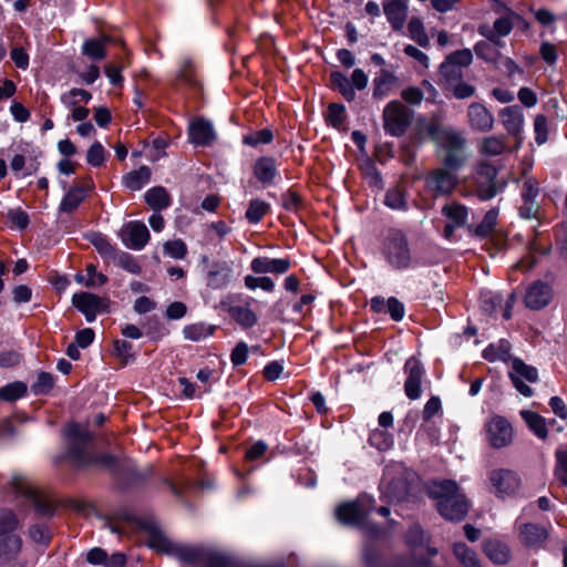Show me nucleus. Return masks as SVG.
I'll return each mask as SVG.
<instances>
[{"instance_id": "nucleus-6", "label": "nucleus", "mask_w": 567, "mask_h": 567, "mask_svg": "<svg viewBox=\"0 0 567 567\" xmlns=\"http://www.w3.org/2000/svg\"><path fill=\"white\" fill-rule=\"evenodd\" d=\"M489 491L497 498L515 497L520 489V477L509 468H495L488 473Z\"/></svg>"}, {"instance_id": "nucleus-54", "label": "nucleus", "mask_w": 567, "mask_h": 567, "mask_svg": "<svg viewBox=\"0 0 567 567\" xmlns=\"http://www.w3.org/2000/svg\"><path fill=\"white\" fill-rule=\"evenodd\" d=\"M274 138L272 132L268 128H262L260 131H256L249 133L244 136L243 142L249 146H257L260 144H269Z\"/></svg>"}, {"instance_id": "nucleus-62", "label": "nucleus", "mask_w": 567, "mask_h": 567, "mask_svg": "<svg viewBox=\"0 0 567 567\" xmlns=\"http://www.w3.org/2000/svg\"><path fill=\"white\" fill-rule=\"evenodd\" d=\"M385 312H389L390 317L394 321H401L404 318L405 308L404 305L399 299H396L395 297H390L386 300Z\"/></svg>"}, {"instance_id": "nucleus-46", "label": "nucleus", "mask_w": 567, "mask_h": 567, "mask_svg": "<svg viewBox=\"0 0 567 567\" xmlns=\"http://www.w3.org/2000/svg\"><path fill=\"white\" fill-rule=\"evenodd\" d=\"M506 148L503 137L488 136L482 141L481 152L487 156L501 155Z\"/></svg>"}, {"instance_id": "nucleus-4", "label": "nucleus", "mask_w": 567, "mask_h": 567, "mask_svg": "<svg viewBox=\"0 0 567 567\" xmlns=\"http://www.w3.org/2000/svg\"><path fill=\"white\" fill-rule=\"evenodd\" d=\"M382 254L386 264L394 270H406L413 266L408 237L399 229L388 230L382 244Z\"/></svg>"}, {"instance_id": "nucleus-24", "label": "nucleus", "mask_w": 567, "mask_h": 567, "mask_svg": "<svg viewBox=\"0 0 567 567\" xmlns=\"http://www.w3.org/2000/svg\"><path fill=\"white\" fill-rule=\"evenodd\" d=\"M467 116L473 128L481 132H488L493 128L494 117L492 113L480 103H472L468 106Z\"/></svg>"}, {"instance_id": "nucleus-19", "label": "nucleus", "mask_w": 567, "mask_h": 567, "mask_svg": "<svg viewBox=\"0 0 567 567\" xmlns=\"http://www.w3.org/2000/svg\"><path fill=\"white\" fill-rule=\"evenodd\" d=\"M93 187L94 184L91 178H85L82 185L71 187L62 198L59 209L63 213L74 212Z\"/></svg>"}, {"instance_id": "nucleus-40", "label": "nucleus", "mask_w": 567, "mask_h": 567, "mask_svg": "<svg viewBox=\"0 0 567 567\" xmlns=\"http://www.w3.org/2000/svg\"><path fill=\"white\" fill-rule=\"evenodd\" d=\"M408 31L413 41L420 47L426 48L430 44V39L424 30L423 22L420 18H412L408 23Z\"/></svg>"}, {"instance_id": "nucleus-21", "label": "nucleus", "mask_w": 567, "mask_h": 567, "mask_svg": "<svg viewBox=\"0 0 567 567\" xmlns=\"http://www.w3.org/2000/svg\"><path fill=\"white\" fill-rule=\"evenodd\" d=\"M442 213L449 220L444 227V236L451 238L456 228L465 225L467 220V208L461 204L453 203L445 205Z\"/></svg>"}, {"instance_id": "nucleus-63", "label": "nucleus", "mask_w": 567, "mask_h": 567, "mask_svg": "<svg viewBox=\"0 0 567 567\" xmlns=\"http://www.w3.org/2000/svg\"><path fill=\"white\" fill-rule=\"evenodd\" d=\"M556 460L555 475L561 484L567 485V451L557 452Z\"/></svg>"}, {"instance_id": "nucleus-13", "label": "nucleus", "mask_w": 567, "mask_h": 567, "mask_svg": "<svg viewBox=\"0 0 567 567\" xmlns=\"http://www.w3.org/2000/svg\"><path fill=\"white\" fill-rule=\"evenodd\" d=\"M496 175L495 166L489 164L480 166L476 175V194L480 199L488 200L501 190L502 187L495 181Z\"/></svg>"}, {"instance_id": "nucleus-48", "label": "nucleus", "mask_w": 567, "mask_h": 567, "mask_svg": "<svg viewBox=\"0 0 567 567\" xmlns=\"http://www.w3.org/2000/svg\"><path fill=\"white\" fill-rule=\"evenodd\" d=\"M497 217H498V210L497 209H491L488 210L483 220L481 221V224L476 227L475 229V234L478 236V237H487L488 235L492 234V231L494 230L495 226H496V221H497Z\"/></svg>"}, {"instance_id": "nucleus-26", "label": "nucleus", "mask_w": 567, "mask_h": 567, "mask_svg": "<svg viewBox=\"0 0 567 567\" xmlns=\"http://www.w3.org/2000/svg\"><path fill=\"white\" fill-rule=\"evenodd\" d=\"M254 175L262 184H271L278 175V165L275 158L260 157L254 165Z\"/></svg>"}, {"instance_id": "nucleus-51", "label": "nucleus", "mask_w": 567, "mask_h": 567, "mask_svg": "<svg viewBox=\"0 0 567 567\" xmlns=\"http://www.w3.org/2000/svg\"><path fill=\"white\" fill-rule=\"evenodd\" d=\"M7 220L11 228L23 230L28 227L30 220L29 215L21 208H12L7 213Z\"/></svg>"}, {"instance_id": "nucleus-2", "label": "nucleus", "mask_w": 567, "mask_h": 567, "mask_svg": "<svg viewBox=\"0 0 567 567\" xmlns=\"http://www.w3.org/2000/svg\"><path fill=\"white\" fill-rule=\"evenodd\" d=\"M429 495L436 499L439 513L447 520H462L468 509L465 496L454 481L433 482Z\"/></svg>"}, {"instance_id": "nucleus-29", "label": "nucleus", "mask_w": 567, "mask_h": 567, "mask_svg": "<svg viewBox=\"0 0 567 567\" xmlns=\"http://www.w3.org/2000/svg\"><path fill=\"white\" fill-rule=\"evenodd\" d=\"M151 179V169L147 166H141L123 176V184L131 190L142 189Z\"/></svg>"}, {"instance_id": "nucleus-1", "label": "nucleus", "mask_w": 567, "mask_h": 567, "mask_svg": "<svg viewBox=\"0 0 567 567\" xmlns=\"http://www.w3.org/2000/svg\"><path fill=\"white\" fill-rule=\"evenodd\" d=\"M65 435L68 436L69 440L68 454L74 465H94L101 468H114L116 466L117 460L113 455H91V453L86 450V443L90 440V433L81 424H69L65 429Z\"/></svg>"}, {"instance_id": "nucleus-32", "label": "nucleus", "mask_w": 567, "mask_h": 567, "mask_svg": "<svg viewBox=\"0 0 567 567\" xmlns=\"http://www.w3.org/2000/svg\"><path fill=\"white\" fill-rule=\"evenodd\" d=\"M145 202L154 210L165 209L171 205V197L164 187H153L145 193Z\"/></svg>"}, {"instance_id": "nucleus-42", "label": "nucleus", "mask_w": 567, "mask_h": 567, "mask_svg": "<svg viewBox=\"0 0 567 567\" xmlns=\"http://www.w3.org/2000/svg\"><path fill=\"white\" fill-rule=\"evenodd\" d=\"M112 261L130 274L138 275L142 270L135 257L125 251H117Z\"/></svg>"}, {"instance_id": "nucleus-14", "label": "nucleus", "mask_w": 567, "mask_h": 567, "mask_svg": "<svg viewBox=\"0 0 567 567\" xmlns=\"http://www.w3.org/2000/svg\"><path fill=\"white\" fill-rule=\"evenodd\" d=\"M122 243L130 249L141 250L150 239L147 227L141 221H130L120 231Z\"/></svg>"}, {"instance_id": "nucleus-43", "label": "nucleus", "mask_w": 567, "mask_h": 567, "mask_svg": "<svg viewBox=\"0 0 567 567\" xmlns=\"http://www.w3.org/2000/svg\"><path fill=\"white\" fill-rule=\"evenodd\" d=\"M504 298L501 293L486 290L481 293V308L486 313H494L497 308L502 307Z\"/></svg>"}, {"instance_id": "nucleus-20", "label": "nucleus", "mask_w": 567, "mask_h": 567, "mask_svg": "<svg viewBox=\"0 0 567 567\" xmlns=\"http://www.w3.org/2000/svg\"><path fill=\"white\" fill-rule=\"evenodd\" d=\"M290 265L288 258L256 257L250 262V269L255 274L282 275L289 270Z\"/></svg>"}, {"instance_id": "nucleus-8", "label": "nucleus", "mask_w": 567, "mask_h": 567, "mask_svg": "<svg viewBox=\"0 0 567 567\" xmlns=\"http://www.w3.org/2000/svg\"><path fill=\"white\" fill-rule=\"evenodd\" d=\"M202 264L206 266V285L214 290L228 287L233 279L231 264L225 260L210 261L208 256H202Z\"/></svg>"}, {"instance_id": "nucleus-47", "label": "nucleus", "mask_w": 567, "mask_h": 567, "mask_svg": "<svg viewBox=\"0 0 567 567\" xmlns=\"http://www.w3.org/2000/svg\"><path fill=\"white\" fill-rule=\"evenodd\" d=\"M27 393V386L22 382H12L0 389V399L16 401Z\"/></svg>"}, {"instance_id": "nucleus-35", "label": "nucleus", "mask_w": 567, "mask_h": 567, "mask_svg": "<svg viewBox=\"0 0 567 567\" xmlns=\"http://www.w3.org/2000/svg\"><path fill=\"white\" fill-rule=\"evenodd\" d=\"M90 243L94 246L97 252L105 259L112 260L118 251L110 240L102 234L93 233L89 236Z\"/></svg>"}, {"instance_id": "nucleus-49", "label": "nucleus", "mask_w": 567, "mask_h": 567, "mask_svg": "<svg viewBox=\"0 0 567 567\" xmlns=\"http://www.w3.org/2000/svg\"><path fill=\"white\" fill-rule=\"evenodd\" d=\"M19 527V522L11 511H0V538L12 535Z\"/></svg>"}, {"instance_id": "nucleus-31", "label": "nucleus", "mask_w": 567, "mask_h": 567, "mask_svg": "<svg viewBox=\"0 0 567 567\" xmlns=\"http://www.w3.org/2000/svg\"><path fill=\"white\" fill-rule=\"evenodd\" d=\"M395 80L391 72L381 70L373 80V97L378 100L384 99L395 83Z\"/></svg>"}, {"instance_id": "nucleus-58", "label": "nucleus", "mask_w": 567, "mask_h": 567, "mask_svg": "<svg viewBox=\"0 0 567 567\" xmlns=\"http://www.w3.org/2000/svg\"><path fill=\"white\" fill-rule=\"evenodd\" d=\"M245 286L250 290L261 288L262 290L268 291V292H270L275 289V282L269 277L246 276L245 277Z\"/></svg>"}, {"instance_id": "nucleus-5", "label": "nucleus", "mask_w": 567, "mask_h": 567, "mask_svg": "<svg viewBox=\"0 0 567 567\" xmlns=\"http://www.w3.org/2000/svg\"><path fill=\"white\" fill-rule=\"evenodd\" d=\"M383 128L386 134L395 137L402 136L412 121V112L400 101L389 102L382 113Z\"/></svg>"}, {"instance_id": "nucleus-39", "label": "nucleus", "mask_w": 567, "mask_h": 567, "mask_svg": "<svg viewBox=\"0 0 567 567\" xmlns=\"http://www.w3.org/2000/svg\"><path fill=\"white\" fill-rule=\"evenodd\" d=\"M269 210L270 204L267 202L258 198L251 199L246 212V218L250 224H257Z\"/></svg>"}, {"instance_id": "nucleus-18", "label": "nucleus", "mask_w": 567, "mask_h": 567, "mask_svg": "<svg viewBox=\"0 0 567 567\" xmlns=\"http://www.w3.org/2000/svg\"><path fill=\"white\" fill-rule=\"evenodd\" d=\"M188 140L196 146H208L216 140L210 121L203 117L193 120L188 125Z\"/></svg>"}, {"instance_id": "nucleus-15", "label": "nucleus", "mask_w": 567, "mask_h": 567, "mask_svg": "<svg viewBox=\"0 0 567 567\" xmlns=\"http://www.w3.org/2000/svg\"><path fill=\"white\" fill-rule=\"evenodd\" d=\"M404 371L406 373L404 383L405 394L410 400H416L422 394L421 382L425 370L417 359L411 357L404 364Z\"/></svg>"}, {"instance_id": "nucleus-37", "label": "nucleus", "mask_w": 567, "mask_h": 567, "mask_svg": "<svg viewBox=\"0 0 567 567\" xmlns=\"http://www.w3.org/2000/svg\"><path fill=\"white\" fill-rule=\"evenodd\" d=\"M330 83L347 101H353L355 99V92L351 86L349 79L341 72H332L330 74Z\"/></svg>"}, {"instance_id": "nucleus-64", "label": "nucleus", "mask_w": 567, "mask_h": 567, "mask_svg": "<svg viewBox=\"0 0 567 567\" xmlns=\"http://www.w3.org/2000/svg\"><path fill=\"white\" fill-rule=\"evenodd\" d=\"M539 193L538 183L534 177H526L522 188L523 200H536Z\"/></svg>"}, {"instance_id": "nucleus-3", "label": "nucleus", "mask_w": 567, "mask_h": 567, "mask_svg": "<svg viewBox=\"0 0 567 567\" xmlns=\"http://www.w3.org/2000/svg\"><path fill=\"white\" fill-rule=\"evenodd\" d=\"M426 130L433 142L445 152L443 164L451 169L460 168L464 162L463 147L465 140L462 134L437 122H431Z\"/></svg>"}, {"instance_id": "nucleus-41", "label": "nucleus", "mask_w": 567, "mask_h": 567, "mask_svg": "<svg viewBox=\"0 0 567 567\" xmlns=\"http://www.w3.org/2000/svg\"><path fill=\"white\" fill-rule=\"evenodd\" d=\"M384 204L391 209H406L408 204L404 189L399 185L390 188L385 194Z\"/></svg>"}, {"instance_id": "nucleus-44", "label": "nucleus", "mask_w": 567, "mask_h": 567, "mask_svg": "<svg viewBox=\"0 0 567 567\" xmlns=\"http://www.w3.org/2000/svg\"><path fill=\"white\" fill-rule=\"evenodd\" d=\"M476 55L486 62L497 63L503 55L487 41H480L475 44Z\"/></svg>"}, {"instance_id": "nucleus-23", "label": "nucleus", "mask_w": 567, "mask_h": 567, "mask_svg": "<svg viewBox=\"0 0 567 567\" xmlns=\"http://www.w3.org/2000/svg\"><path fill=\"white\" fill-rule=\"evenodd\" d=\"M499 117L507 133L519 138L524 127L522 109L518 105L507 106L501 111Z\"/></svg>"}, {"instance_id": "nucleus-7", "label": "nucleus", "mask_w": 567, "mask_h": 567, "mask_svg": "<svg viewBox=\"0 0 567 567\" xmlns=\"http://www.w3.org/2000/svg\"><path fill=\"white\" fill-rule=\"evenodd\" d=\"M374 506V498L370 495L363 494L358 497L355 502L344 503L337 507L336 516L339 522L362 526L365 517L371 513Z\"/></svg>"}, {"instance_id": "nucleus-22", "label": "nucleus", "mask_w": 567, "mask_h": 567, "mask_svg": "<svg viewBox=\"0 0 567 567\" xmlns=\"http://www.w3.org/2000/svg\"><path fill=\"white\" fill-rule=\"evenodd\" d=\"M551 299V288L543 282L532 284L525 295V303L530 309H540L549 303Z\"/></svg>"}, {"instance_id": "nucleus-17", "label": "nucleus", "mask_w": 567, "mask_h": 567, "mask_svg": "<svg viewBox=\"0 0 567 567\" xmlns=\"http://www.w3.org/2000/svg\"><path fill=\"white\" fill-rule=\"evenodd\" d=\"M410 0H382L383 12L394 31H401L408 20Z\"/></svg>"}, {"instance_id": "nucleus-10", "label": "nucleus", "mask_w": 567, "mask_h": 567, "mask_svg": "<svg viewBox=\"0 0 567 567\" xmlns=\"http://www.w3.org/2000/svg\"><path fill=\"white\" fill-rule=\"evenodd\" d=\"M457 184L455 174L436 168L425 176V189L435 198L450 195Z\"/></svg>"}, {"instance_id": "nucleus-55", "label": "nucleus", "mask_w": 567, "mask_h": 567, "mask_svg": "<svg viewBox=\"0 0 567 567\" xmlns=\"http://www.w3.org/2000/svg\"><path fill=\"white\" fill-rule=\"evenodd\" d=\"M54 385L53 375L48 372L39 373L31 390L35 395L49 393Z\"/></svg>"}, {"instance_id": "nucleus-45", "label": "nucleus", "mask_w": 567, "mask_h": 567, "mask_svg": "<svg viewBox=\"0 0 567 567\" xmlns=\"http://www.w3.org/2000/svg\"><path fill=\"white\" fill-rule=\"evenodd\" d=\"M369 443L380 451H385L393 445V435L386 430L375 429L369 436Z\"/></svg>"}, {"instance_id": "nucleus-38", "label": "nucleus", "mask_w": 567, "mask_h": 567, "mask_svg": "<svg viewBox=\"0 0 567 567\" xmlns=\"http://www.w3.org/2000/svg\"><path fill=\"white\" fill-rule=\"evenodd\" d=\"M454 555L464 567H482L474 550L463 543H457L453 548Z\"/></svg>"}, {"instance_id": "nucleus-53", "label": "nucleus", "mask_w": 567, "mask_h": 567, "mask_svg": "<svg viewBox=\"0 0 567 567\" xmlns=\"http://www.w3.org/2000/svg\"><path fill=\"white\" fill-rule=\"evenodd\" d=\"M166 256L174 259H183L187 254V246L182 239L168 240L163 245Z\"/></svg>"}, {"instance_id": "nucleus-16", "label": "nucleus", "mask_w": 567, "mask_h": 567, "mask_svg": "<svg viewBox=\"0 0 567 567\" xmlns=\"http://www.w3.org/2000/svg\"><path fill=\"white\" fill-rule=\"evenodd\" d=\"M72 303L79 311L84 315L86 321L89 322L94 321L96 315L106 309L105 300L91 292H80L73 295Z\"/></svg>"}, {"instance_id": "nucleus-60", "label": "nucleus", "mask_w": 567, "mask_h": 567, "mask_svg": "<svg viewBox=\"0 0 567 567\" xmlns=\"http://www.w3.org/2000/svg\"><path fill=\"white\" fill-rule=\"evenodd\" d=\"M85 271L87 277L85 287H100L107 281V277L102 272H99L93 264H89Z\"/></svg>"}, {"instance_id": "nucleus-9", "label": "nucleus", "mask_w": 567, "mask_h": 567, "mask_svg": "<svg viewBox=\"0 0 567 567\" xmlns=\"http://www.w3.org/2000/svg\"><path fill=\"white\" fill-rule=\"evenodd\" d=\"M486 440L494 449H502L513 441V427L503 416H492L485 424Z\"/></svg>"}, {"instance_id": "nucleus-52", "label": "nucleus", "mask_w": 567, "mask_h": 567, "mask_svg": "<svg viewBox=\"0 0 567 567\" xmlns=\"http://www.w3.org/2000/svg\"><path fill=\"white\" fill-rule=\"evenodd\" d=\"M83 53L93 60H101L105 56L104 41L89 39L83 43Z\"/></svg>"}, {"instance_id": "nucleus-57", "label": "nucleus", "mask_w": 567, "mask_h": 567, "mask_svg": "<svg viewBox=\"0 0 567 567\" xmlns=\"http://www.w3.org/2000/svg\"><path fill=\"white\" fill-rule=\"evenodd\" d=\"M105 161V150L100 142H94L87 153H86V162L91 166L99 167Z\"/></svg>"}, {"instance_id": "nucleus-27", "label": "nucleus", "mask_w": 567, "mask_h": 567, "mask_svg": "<svg viewBox=\"0 0 567 567\" xmlns=\"http://www.w3.org/2000/svg\"><path fill=\"white\" fill-rule=\"evenodd\" d=\"M12 485L18 494L30 498L42 514L47 515L51 513L50 504L40 498L37 491L27 482V480L23 477H14Z\"/></svg>"}, {"instance_id": "nucleus-12", "label": "nucleus", "mask_w": 567, "mask_h": 567, "mask_svg": "<svg viewBox=\"0 0 567 567\" xmlns=\"http://www.w3.org/2000/svg\"><path fill=\"white\" fill-rule=\"evenodd\" d=\"M509 378L516 390L524 396H532L533 390L524 380L535 383L538 381V372L536 368L525 364L520 359H514Z\"/></svg>"}, {"instance_id": "nucleus-30", "label": "nucleus", "mask_w": 567, "mask_h": 567, "mask_svg": "<svg viewBox=\"0 0 567 567\" xmlns=\"http://www.w3.org/2000/svg\"><path fill=\"white\" fill-rule=\"evenodd\" d=\"M484 550L486 556L495 564L504 565L509 560L511 557L508 546L498 540L486 542Z\"/></svg>"}, {"instance_id": "nucleus-36", "label": "nucleus", "mask_w": 567, "mask_h": 567, "mask_svg": "<svg viewBox=\"0 0 567 567\" xmlns=\"http://www.w3.org/2000/svg\"><path fill=\"white\" fill-rule=\"evenodd\" d=\"M229 315L243 328H250L257 322L256 313L248 307L233 306L229 308Z\"/></svg>"}, {"instance_id": "nucleus-59", "label": "nucleus", "mask_w": 567, "mask_h": 567, "mask_svg": "<svg viewBox=\"0 0 567 567\" xmlns=\"http://www.w3.org/2000/svg\"><path fill=\"white\" fill-rule=\"evenodd\" d=\"M346 107L342 104L331 103L328 106L327 121L333 126L339 127L346 118Z\"/></svg>"}, {"instance_id": "nucleus-50", "label": "nucleus", "mask_w": 567, "mask_h": 567, "mask_svg": "<svg viewBox=\"0 0 567 567\" xmlns=\"http://www.w3.org/2000/svg\"><path fill=\"white\" fill-rule=\"evenodd\" d=\"M473 61V53L470 49L457 50L451 54H449L444 61V69L449 68V65L456 64L461 69L464 66H468Z\"/></svg>"}, {"instance_id": "nucleus-56", "label": "nucleus", "mask_w": 567, "mask_h": 567, "mask_svg": "<svg viewBox=\"0 0 567 567\" xmlns=\"http://www.w3.org/2000/svg\"><path fill=\"white\" fill-rule=\"evenodd\" d=\"M534 133L535 141L538 145H542L548 140V122L547 117L543 114H538L534 120Z\"/></svg>"}, {"instance_id": "nucleus-28", "label": "nucleus", "mask_w": 567, "mask_h": 567, "mask_svg": "<svg viewBox=\"0 0 567 567\" xmlns=\"http://www.w3.org/2000/svg\"><path fill=\"white\" fill-rule=\"evenodd\" d=\"M519 536L525 545L537 546L546 539L547 532L544 527L539 525L524 524L520 527Z\"/></svg>"}, {"instance_id": "nucleus-25", "label": "nucleus", "mask_w": 567, "mask_h": 567, "mask_svg": "<svg viewBox=\"0 0 567 567\" xmlns=\"http://www.w3.org/2000/svg\"><path fill=\"white\" fill-rule=\"evenodd\" d=\"M381 493L389 502H400L409 493L408 483L403 478H390L386 473L381 482Z\"/></svg>"}, {"instance_id": "nucleus-61", "label": "nucleus", "mask_w": 567, "mask_h": 567, "mask_svg": "<svg viewBox=\"0 0 567 567\" xmlns=\"http://www.w3.org/2000/svg\"><path fill=\"white\" fill-rule=\"evenodd\" d=\"M147 544L158 551H168L171 548L169 540L158 530H151Z\"/></svg>"}, {"instance_id": "nucleus-34", "label": "nucleus", "mask_w": 567, "mask_h": 567, "mask_svg": "<svg viewBox=\"0 0 567 567\" xmlns=\"http://www.w3.org/2000/svg\"><path fill=\"white\" fill-rule=\"evenodd\" d=\"M215 331V326L206 324L204 322H196L186 326L183 329L184 338L190 341H200L210 337Z\"/></svg>"}, {"instance_id": "nucleus-11", "label": "nucleus", "mask_w": 567, "mask_h": 567, "mask_svg": "<svg viewBox=\"0 0 567 567\" xmlns=\"http://www.w3.org/2000/svg\"><path fill=\"white\" fill-rule=\"evenodd\" d=\"M178 556L181 560L195 566L205 564L207 567H234L226 557L206 553L199 548L182 547L178 549Z\"/></svg>"}, {"instance_id": "nucleus-33", "label": "nucleus", "mask_w": 567, "mask_h": 567, "mask_svg": "<svg viewBox=\"0 0 567 567\" xmlns=\"http://www.w3.org/2000/svg\"><path fill=\"white\" fill-rule=\"evenodd\" d=\"M520 415L528 425V427L530 429V431H533V433L537 437L542 440L547 437L548 431L546 426V421L543 416L533 411H522Z\"/></svg>"}]
</instances>
